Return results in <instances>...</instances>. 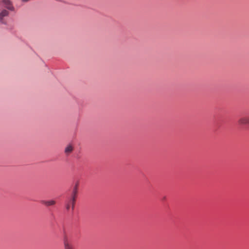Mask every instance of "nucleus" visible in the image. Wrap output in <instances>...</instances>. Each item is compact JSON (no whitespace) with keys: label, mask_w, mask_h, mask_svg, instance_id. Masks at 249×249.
<instances>
[{"label":"nucleus","mask_w":249,"mask_h":249,"mask_svg":"<svg viewBox=\"0 0 249 249\" xmlns=\"http://www.w3.org/2000/svg\"><path fill=\"white\" fill-rule=\"evenodd\" d=\"M0 3L7 10L15 11V7L11 0H1Z\"/></svg>","instance_id":"f257e3e1"},{"label":"nucleus","mask_w":249,"mask_h":249,"mask_svg":"<svg viewBox=\"0 0 249 249\" xmlns=\"http://www.w3.org/2000/svg\"><path fill=\"white\" fill-rule=\"evenodd\" d=\"M9 15V12L8 10L2 9L0 11V22L2 24H6V22L4 19V18L8 17Z\"/></svg>","instance_id":"f03ea898"},{"label":"nucleus","mask_w":249,"mask_h":249,"mask_svg":"<svg viewBox=\"0 0 249 249\" xmlns=\"http://www.w3.org/2000/svg\"><path fill=\"white\" fill-rule=\"evenodd\" d=\"M77 190L73 189L72 193L71 196L70 197V201L71 202V209L73 211L74 209L76 198L77 197Z\"/></svg>","instance_id":"7ed1b4c3"},{"label":"nucleus","mask_w":249,"mask_h":249,"mask_svg":"<svg viewBox=\"0 0 249 249\" xmlns=\"http://www.w3.org/2000/svg\"><path fill=\"white\" fill-rule=\"evenodd\" d=\"M238 123L240 125H249V116H244L241 117L238 121Z\"/></svg>","instance_id":"20e7f679"},{"label":"nucleus","mask_w":249,"mask_h":249,"mask_svg":"<svg viewBox=\"0 0 249 249\" xmlns=\"http://www.w3.org/2000/svg\"><path fill=\"white\" fill-rule=\"evenodd\" d=\"M41 203L46 206H53L55 204V201L53 200H42Z\"/></svg>","instance_id":"39448f33"},{"label":"nucleus","mask_w":249,"mask_h":249,"mask_svg":"<svg viewBox=\"0 0 249 249\" xmlns=\"http://www.w3.org/2000/svg\"><path fill=\"white\" fill-rule=\"evenodd\" d=\"M73 146L71 144H69L65 148V153L68 155L73 151Z\"/></svg>","instance_id":"423d86ee"},{"label":"nucleus","mask_w":249,"mask_h":249,"mask_svg":"<svg viewBox=\"0 0 249 249\" xmlns=\"http://www.w3.org/2000/svg\"><path fill=\"white\" fill-rule=\"evenodd\" d=\"M65 249H73V247L70 245L67 241H65L64 243Z\"/></svg>","instance_id":"0eeeda50"},{"label":"nucleus","mask_w":249,"mask_h":249,"mask_svg":"<svg viewBox=\"0 0 249 249\" xmlns=\"http://www.w3.org/2000/svg\"><path fill=\"white\" fill-rule=\"evenodd\" d=\"M71 206V202L70 198H69L66 202V208L67 211L70 210Z\"/></svg>","instance_id":"6e6552de"},{"label":"nucleus","mask_w":249,"mask_h":249,"mask_svg":"<svg viewBox=\"0 0 249 249\" xmlns=\"http://www.w3.org/2000/svg\"><path fill=\"white\" fill-rule=\"evenodd\" d=\"M78 184H78V182H77V183L75 184V186H74V187L73 189H76V190H78Z\"/></svg>","instance_id":"1a4fd4ad"}]
</instances>
